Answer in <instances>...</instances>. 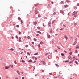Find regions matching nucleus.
Listing matches in <instances>:
<instances>
[{
	"label": "nucleus",
	"mask_w": 79,
	"mask_h": 79,
	"mask_svg": "<svg viewBox=\"0 0 79 79\" xmlns=\"http://www.w3.org/2000/svg\"><path fill=\"white\" fill-rule=\"evenodd\" d=\"M73 15H74V17H76L77 16V12H76V11H74L73 12Z\"/></svg>",
	"instance_id": "1"
},
{
	"label": "nucleus",
	"mask_w": 79,
	"mask_h": 79,
	"mask_svg": "<svg viewBox=\"0 0 79 79\" xmlns=\"http://www.w3.org/2000/svg\"><path fill=\"white\" fill-rule=\"evenodd\" d=\"M51 22H49L48 23V25L49 26H51Z\"/></svg>",
	"instance_id": "2"
},
{
	"label": "nucleus",
	"mask_w": 79,
	"mask_h": 79,
	"mask_svg": "<svg viewBox=\"0 0 79 79\" xmlns=\"http://www.w3.org/2000/svg\"><path fill=\"white\" fill-rule=\"evenodd\" d=\"M38 13V11H37V10H35V14L36 15H37V14Z\"/></svg>",
	"instance_id": "3"
},
{
	"label": "nucleus",
	"mask_w": 79,
	"mask_h": 79,
	"mask_svg": "<svg viewBox=\"0 0 79 79\" xmlns=\"http://www.w3.org/2000/svg\"><path fill=\"white\" fill-rule=\"evenodd\" d=\"M64 38L66 40H68V37L66 36V35L64 36Z\"/></svg>",
	"instance_id": "4"
},
{
	"label": "nucleus",
	"mask_w": 79,
	"mask_h": 79,
	"mask_svg": "<svg viewBox=\"0 0 79 79\" xmlns=\"http://www.w3.org/2000/svg\"><path fill=\"white\" fill-rule=\"evenodd\" d=\"M60 13H62L63 14V15H64V14L63 13H64V12H63V11L62 10H60Z\"/></svg>",
	"instance_id": "5"
},
{
	"label": "nucleus",
	"mask_w": 79,
	"mask_h": 79,
	"mask_svg": "<svg viewBox=\"0 0 79 79\" xmlns=\"http://www.w3.org/2000/svg\"><path fill=\"white\" fill-rule=\"evenodd\" d=\"M37 32V33H38L39 34H42V33H41V32H40V31H36Z\"/></svg>",
	"instance_id": "6"
},
{
	"label": "nucleus",
	"mask_w": 79,
	"mask_h": 79,
	"mask_svg": "<svg viewBox=\"0 0 79 79\" xmlns=\"http://www.w3.org/2000/svg\"><path fill=\"white\" fill-rule=\"evenodd\" d=\"M9 67L5 66V69H8V68H9Z\"/></svg>",
	"instance_id": "7"
},
{
	"label": "nucleus",
	"mask_w": 79,
	"mask_h": 79,
	"mask_svg": "<svg viewBox=\"0 0 79 79\" xmlns=\"http://www.w3.org/2000/svg\"><path fill=\"white\" fill-rule=\"evenodd\" d=\"M33 24H34V25H35L37 24V22H34L33 23Z\"/></svg>",
	"instance_id": "8"
},
{
	"label": "nucleus",
	"mask_w": 79,
	"mask_h": 79,
	"mask_svg": "<svg viewBox=\"0 0 79 79\" xmlns=\"http://www.w3.org/2000/svg\"><path fill=\"white\" fill-rule=\"evenodd\" d=\"M64 6V7H65V8H67V7H68V5H65Z\"/></svg>",
	"instance_id": "9"
},
{
	"label": "nucleus",
	"mask_w": 79,
	"mask_h": 79,
	"mask_svg": "<svg viewBox=\"0 0 79 79\" xmlns=\"http://www.w3.org/2000/svg\"><path fill=\"white\" fill-rule=\"evenodd\" d=\"M27 39H30L31 40V38L30 37V36H28L27 37Z\"/></svg>",
	"instance_id": "10"
},
{
	"label": "nucleus",
	"mask_w": 79,
	"mask_h": 79,
	"mask_svg": "<svg viewBox=\"0 0 79 79\" xmlns=\"http://www.w3.org/2000/svg\"><path fill=\"white\" fill-rule=\"evenodd\" d=\"M14 63L15 64H17V62H16V61L15 60L14 61Z\"/></svg>",
	"instance_id": "11"
},
{
	"label": "nucleus",
	"mask_w": 79,
	"mask_h": 79,
	"mask_svg": "<svg viewBox=\"0 0 79 79\" xmlns=\"http://www.w3.org/2000/svg\"><path fill=\"white\" fill-rule=\"evenodd\" d=\"M17 72L18 73L19 75H20V73H19V71H17Z\"/></svg>",
	"instance_id": "12"
},
{
	"label": "nucleus",
	"mask_w": 79,
	"mask_h": 79,
	"mask_svg": "<svg viewBox=\"0 0 79 79\" xmlns=\"http://www.w3.org/2000/svg\"><path fill=\"white\" fill-rule=\"evenodd\" d=\"M28 63H32V60H30L28 61Z\"/></svg>",
	"instance_id": "13"
},
{
	"label": "nucleus",
	"mask_w": 79,
	"mask_h": 79,
	"mask_svg": "<svg viewBox=\"0 0 79 79\" xmlns=\"http://www.w3.org/2000/svg\"><path fill=\"white\" fill-rule=\"evenodd\" d=\"M76 41H75L74 43L73 44V45H76Z\"/></svg>",
	"instance_id": "14"
},
{
	"label": "nucleus",
	"mask_w": 79,
	"mask_h": 79,
	"mask_svg": "<svg viewBox=\"0 0 79 79\" xmlns=\"http://www.w3.org/2000/svg\"><path fill=\"white\" fill-rule=\"evenodd\" d=\"M68 58H69V59H71V56H68Z\"/></svg>",
	"instance_id": "15"
},
{
	"label": "nucleus",
	"mask_w": 79,
	"mask_h": 79,
	"mask_svg": "<svg viewBox=\"0 0 79 79\" xmlns=\"http://www.w3.org/2000/svg\"><path fill=\"white\" fill-rule=\"evenodd\" d=\"M75 52L76 53H77V52H78L77 50H75Z\"/></svg>",
	"instance_id": "16"
},
{
	"label": "nucleus",
	"mask_w": 79,
	"mask_h": 79,
	"mask_svg": "<svg viewBox=\"0 0 79 79\" xmlns=\"http://www.w3.org/2000/svg\"><path fill=\"white\" fill-rule=\"evenodd\" d=\"M75 63H76V64H78V63L77 62V61H75Z\"/></svg>",
	"instance_id": "17"
},
{
	"label": "nucleus",
	"mask_w": 79,
	"mask_h": 79,
	"mask_svg": "<svg viewBox=\"0 0 79 79\" xmlns=\"http://www.w3.org/2000/svg\"><path fill=\"white\" fill-rule=\"evenodd\" d=\"M47 36L48 38H50V36L49 35H48Z\"/></svg>",
	"instance_id": "18"
},
{
	"label": "nucleus",
	"mask_w": 79,
	"mask_h": 79,
	"mask_svg": "<svg viewBox=\"0 0 79 79\" xmlns=\"http://www.w3.org/2000/svg\"><path fill=\"white\" fill-rule=\"evenodd\" d=\"M37 28L38 29H40V27H38Z\"/></svg>",
	"instance_id": "19"
},
{
	"label": "nucleus",
	"mask_w": 79,
	"mask_h": 79,
	"mask_svg": "<svg viewBox=\"0 0 79 79\" xmlns=\"http://www.w3.org/2000/svg\"><path fill=\"white\" fill-rule=\"evenodd\" d=\"M45 55L46 56H47V55H49V53H47L45 54Z\"/></svg>",
	"instance_id": "20"
},
{
	"label": "nucleus",
	"mask_w": 79,
	"mask_h": 79,
	"mask_svg": "<svg viewBox=\"0 0 79 79\" xmlns=\"http://www.w3.org/2000/svg\"><path fill=\"white\" fill-rule=\"evenodd\" d=\"M38 47L39 48H40V44H39L38 45Z\"/></svg>",
	"instance_id": "21"
},
{
	"label": "nucleus",
	"mask_w": 79,
	"mask_h": 79,
	"mask_svg": "<svg viewBox=\"0 0 79 79\" xmlns=\"http://www.w3.org/2000/svg\"><path fill=\"white\" fill-rule=\"evenodd\" d=\"M34 40L35 41H37V39L36 38H34Z\"/></svg>",
	"instance_id": "22"
},
{
	"label": "nucleus",
	"mask_w": 79,
	"mask_h": 79,
	"mask_svg": "<svg viewBox=\"0 0 79 79\" xmlns=\"http://www.w3.org/2000/svg\"><path fill=\"white\" fill-rule=\"evenodd\" d=\"M52 29H51L50 31V32L51 33H52Z\"/></svg>",
	"instance_id": "23"
},
{
	"label": "nucleus",
	"mask_w": 79,
	"mask_h": 79,
	"mask_svg": "<svg viewBox=\"0 0 79 79\" xmlns=\"http://www.w3.org/2000/svg\"><path fill=\"white\" fill-rule=\"evenodd\" d=\"M76 48L77 49V48H79V46H77L76 47Z\"/></svg>",
	"instance_id": "24"
},
{
	"label": "nucleus",
	"mask_w": 79,
	"mask_h": 79,
	"mask_svg": "<svg viewBox=\"0 0 79 79\" xmlns=\"http://www.w3.org/2000/svg\"><path fill=\"white\" fill-rule=\"evenodd\" d=\"M40 44H43V42H42V41H41V42H40Z\"/></svg>",
	"instance_id": "25"
},
{
	"label": "nucleus",
	"mask_w": 79,
	"mask_h": 79,
	"mask_svg": "<svg viewBox=\"0 0 79 79\" xmlns=\"http://www.w3.org/2000/svg\"><path fill=\"white\" fill-rule=\"evenodd\" d=\"M38 55V53H36L34 54V55Z\"/></svg>",
	"instance_id": "26"
},
{
	"label": "nucleus",
	"mask_w": 79,
	"mask_h": 79,
	"mask_svg": "<svg viewBox=\"0 0 79 79\" xmlns=\"http://www.w3.org/2000/svg\"><path fill=\"white\" fill-rule=\"evenodd\" d=\"M61 55H62V56H64V54L63 53H61Z\"/></svg>",
	"instance_id": "27"
},
{
	"label": "nucleus",
	"mask_w": 79,
	"mask_h": 79,
	"mask_svg": "<svg viewBox=\"0 0 79 79\" xmlns=\"http://www.w3.org/2000/svg\"><path fill=\"white\" fill-rule=\"evenodd\" d=\"M18 19L19 20H21V18H20V17H18Z\"/></svg>",
	"instance_id": "28"
},
{
	"label": "nucleus",
	"mask_w": 79,
	"mask_h": 79,
	"mask_svg": "<svg viewBox=\"0 0 79 79\" xmlns=\"http://www.w3.org/2000/svg\"><path fill=\"white\" fill-rule=\"evenodd\" d=\"M38 5H39V4H35V6H38Z\"/></svg>",
	"instance_id": "29"
},
{
	"label": "nucleus",
	"mask_w": 79,
	"mask_h": 79,
	"mask_svg": "<svg viewBox=\"0 0 79 79\" xmlns=\"http://www.w3.org/2000/svg\"><path fill=\"white\" fill-rule=\"evenodd\" d=\"M16 27H19V26L18 25H16Z\"/></svg>",
	"instance_id": "30"
},
{
	"label": "nucleus",
	"mask_w": 79,
	"mask_h": 79,
	"mask_svg": "<svg viewBox=\"0 0 79 79\" xmlns=\"http://www.w3.org/2000/svg\"><path fill=\"white\" fill-rule=\"evenodd\" d=\"M10 67H11V68H13V65H11Z\"/></svg>",
	"instance_id": "31"
},
{
	"label": "nucleus",
	"mask_w": 79,
	"mask_h": 79,
	"mask_svg": "<svg viewBox=\"0 0 79 79\" xmlns=\"http://www.w3.org/2000/svg\"><path fill=\"white\" fill-rule=\"evenodd\" d=\"M57 48H58L59 50H60V48H59V47H58V46H57Z\"/></svg>",
	"instance_id": "32"
},
{
	"label": "nucleus",
	"mask_w": 79,
	"mask_h": 79,
	"mask_svg": "<svg viewBox=\"0 0 79 79\" xmlns=\"http://www.w3.org/2000/svg\"><path fill=\"white\" fill-rule=\"evenodd\" d=\"M77 6H79V3H77Z\"/></svg>",
	"instance_id": "33"
},
{
	"label": "nucleus",
	"mask_w": 79,
	"mask_h": 79,
	"mask_svg": "<svg viewBox=\"0 0 79 79\" xmlns=\"http://www.w3.org/2000/svg\"><path fill=\"white\" fill-rule=\"evenodd\" d=\"M50 75H52L53 74H52V73H49Z\"/></svg>",
	"instance_id": "34"
},
{
	"label": "nucleus",
	"mask_w": 79,
	"mask_h": 79,
	"mask_svg": "<svg viewBox=\"0 0 79 79\" xmlns=\"http://www.w3.org/2000/svg\"><path fill=\"white\" fill-rule=\"evenodd\" d=\"M63 26H64V27H66V26L64 25H63Z\"/></svg>",
	"instance_id": "35"
},
{
	"label": "nucleus",
	"mask_w": 79,
	"mask_h": 79,
	"mask_svg": "<svg viewBox=\"0 0 79 79\" xmlns=\"http://www.w3.org/2000/svg\"><path fill=\"white\" fill-rule=\"evenodd\" d=\"M65 62L66 63L67 62H69V60H66L65 61Z\"/></svg>",
	"instance_id": "36"
},
{
	"label": "nucleus",
	"mask_w": 79,
	"mask_h": 79,
	"mask_svg": "<svg viewBox=\"0 0 79 79\" xmlns=\"http://www.w3.org/2000/svg\"><path fill=\"white\" fill-rule=\"evenodd\" d=\"M22 63H24L25 61H24V60H22Z\"/></svg>",
	"instance_id": "37"
},
{
	"label": "nucleus",
	"mask_w": 79,
	"mask_h": 79,
	"mask_svg": "<svg viewBox=\"0 0 79 79\" xmlns=\"http://www.w3.org/2000/svg\"><path fill=\"white\" fill-rule=\"evenodd\" d=\"M10 50H12V51H13V50H14V49H13V48H11Z\"/></svg>",
	"instance_id": "38"
},
{
	"label": "nucleus",
	"mask_w": 79,
	"mask_h": 79,
	"mask_svg": "<svg viewBox=\"0 0 79 79\" xmlns=\"http://www.w3.org/2000/svg\"><path fill=\"white\" fill-rule=\"evenodd\" d=\"M38 16L39 17V18H40V16H41L40 15H39Z\"/></svg>",
	"instance_id": "39"
},
{
	"label": "nucleus",
	"mask_w": 79,
	"mask_h": 79,
	"mask_svg": "<svg viewBox=\"0 0 79 79\" xmlns=\"http://www.w3.org/2000/svg\"><path fill=\"white\" fill-rule=\"evenodd\" d=\"M63 1H61V4H62V3H63Z\"/></svg>",
	"instance_id": "40"
},
{
	"label": "nucleus",
	"mask_w": 79,
	"mask_h": 79,
	"mask_svg": "<svg viewBox=\"0 0 79 79\" xmlns=\"http://www.w3.org/2000/svg\"><path fill=\"white\" fill-rule=\"evenodd\" d=\"M64 52L65 53H67V52L66 51H64Z\"/></svg>",
	"instance_id": "41"
},
{
	"label": "nucleus",
	"mask_w": 79,
	"mask_h": 79,
	"mask_svg": "<svg viewBox=\"0 0 79 79\" xmlns=\"http://www.w3.org/2000/svg\"><path fill=\"white\" fill-rule=\"evenodd\" d=\"M69 54H70V55H72V52H70Z\"/></svg>",
	"instance_id": "42"
},
{
	"label": "nucleus",
	"mask_w": 79,
	"mask_h": 79,
	"mask_svg": "<svg viewBox=\"0 0 79 79\" xmlns=\"http://www.w3.org/2000/svg\"><path fill=\"white\" fill-rule=\"evenodd\" d=\"M56 14V12H54L53 13V14L54 15H55Z\"/></svg>",
	"instance_id": "43"
},
{
	"label": "nucleus",
	"mask_w": 79,
	"mask_h": 79,
	"mask_svg": "<svg viewBox=\"0 0 79 79\" xmlns=\"http://www.w3.org/2000/svg\"><path fill=\"white\" fill-rule=\"evenodd\" d=\"M19 34H21V32H20L19 33Z\"/></svg>",
	"instance_id": "44"
},
{
	"label": "nucleus",
	"mask_w": 79,
	"mask_h": 79,
	"mask_svg": "<svg viewBox=\"0 0 79 79\" xmlns=\"http://www.w3.org/2000/svg\"><path fill=\"white\" fill-rule=\"evenodd\" d=\"M26 47H28V45H26L25 46Z\"/></svg>",
	"instance_id": "45"
},
{
	"label": "nucleus",
	"mask_w": 79,
	"mask_h": 79,
	"mask_svg": "<svg viewBox=\"0 0 79 79\" xmlns=\"http://www.w3.org/2000/svg\"><path fill=\"white\" fill-rule=\"evenodd\" d=\"M56 66H57L58 67H59V65H58L57 64H56Z\"/></svg>",
	"instance_id": "46"
},
{
	"label": "nucleus",
	"mask_w": 79,
	"mask_h": 79,
	"mask_svg": "<svg viewBox=\"0 0 79 79\" xmlns=\"http://www.w3.org/2000/svg\"><path fill=\"white\" fill-rule=\"evenodd\" d=\"M39 35V34H37L36 35V36H38V35Z\"/></svg>",
	"instance_id": "47"
},
{
	"label": "nucleus",
	"mask_w": 79,
	"mask_h": 79,
	"mask_svg": "<svg viewBox=\"0 0 79 79\" xmlns=\"http://www.w3.org/2000/svg\"><path fill=\"white\" fill-rule=\"evenodd\" d=\"M37 59V57L35 58V60H36Z\"/></svg>",
	"instance_id": "48"
},
{
	"label": "nucleus",
	"mask_w": 79,
	"mask_h": 79,
	"mask_svg": "<svg viewBox=\"0 0 79 79\" xmlns=\"http://www.w3.org/2000/svg\"><path fill=\"white\" fill-rule=\"evenodd\" d=\"M19 40H21V38L20 37H19Z\"/></svg>",
	"instance_id": "49"
},
{
	"label": "nucleus",
	"mask_w": 79,
	"mask_h": 79,
	"mask_svg": "<svg viewBox=\"0 0 79 79\" xmlns=\"http://www.w3.org/2000/svg\"><path fill=\"white\" fill-rule=\"evenodd\" d=\"M74 25H75V26H76V25H77V24H76V23H75Z\"/></svg>",
	"instance_id": "50"
},
{
	"label": "nucleus",
	"mask_w": 79,
	"mask_h": 79,
	"mask_svg": "<svg viewBox=\"0 0 79 79\" xmlns=\"http://www.w3.org/2000/svg\"><path fill=\"white\" fill-rule=\"evenodd\" d=\"M69 51H71V49L69 48Z\"/></svg>",
	"instance_id": "51"
},
{
	"label": "nucleus",
	"mask_w": 79,
	"mask_h": 79,
	"mask_svg": "<svg viewBox=\"0 0 79 79\" xmlns=\"http://www.w3.org/2000/svg\"><path fill=\"white\" fill-rule=\"evenodd\" d=\"M51 3H52V4H53V2H51Z\"/></svg>",
	"instance_id": "52"
},
{
	"label": "nucleus",
	"mask_w": 79,
	"mask_h": 79,
	"mask_svg": "<svg viewBox=\"0 0 79 79\" xmlns=\"http://www.w3.org/2000/svg\"><path fill=\"white\" fill-rule=\"evenodd\" d=\"M21 23H23V20H21Z\"/></svg>",
	"instance_id": "53"
},
{
	"label": "nucleus",
	"mask_w": 79,
	"mask_h": 79,
	"mask_svg": "<svg viewBox=\"0 0 79 79\" xmlns=\"http://www.w3.org/2000/svg\"><path fill=\"white\" fill-rule=\"evenodd\" d=\"M27 54H28V55H30V54L28 52L27 53Z\"/></svg>",
	"instance_id": "54"
},
{
	"label": "nucleus",
	"mask_w": 79,
	"mask_h": 79,
	"mask_svg": "<svg viewBox=\"0 0 79 79\" xmlns=\"http://www.w3.org/2000/svg\"><path fill=\"white\" fill-rule=\"evenodd\" d=\"M43 64H45V62H43Z\"/></svg>",
	"instance_id": "55"
},
{
	"label": "nucleus",
	"mask_w": 79,
	"mask_h": 79,
	"mask_svg": "<svg viewBox=\"0 0 79 79\" xmlns=\"http://www.w3.org/2000/svg\"><path fill=\"white\" fill-rule=\"evenodd\" d=\"M42 72L43 73H44V70H42Z\"/></svg>",
	"instance_id": "56"
},
{
	"label": "nucleus",
	"mask_w": 79,
	"mask_h": 79,
	"mask_svg": "<svg viewBox=\"0 0 79 79\" xmlns=\"http://www.w3.org/2000/svg\"><path fill=\"white\" fill-rule=\"evenodd\" d=\"M54 77V78H57V77Z\"/></svg>",
	"instance_id": "57"
},
{
	"label": "nucleus",
	"mask_w": 79,
	"mask_h": 79,
	"mask_svg": "<svg viewBox=\"0 0 79 79\" xmlns=\"http://www.w3.org/2000/svg\"><path fill=\"white\" fill-rule=\"evenodd\" d=\"M35 62H36V61L35 60V61H34V62H33V63H35Z\"/></svg>",
	"instance_id": "58"
},
{
	"label": "nucleus",
	"mask_w": 79,
	"mask_h": 79,
	"mask_svg": "<svg viewBox=\"0 0 79 79\" xmlns=\"http://www.w3.org/2000/svg\"><path fill=\"white\" fill-rule=\"evenodd\" d=\"M55 52H57V50L56 49V50H55Z\"/></svg>",
	"instance_id": "59"
},
{
	"label": "nucleus",
	"mask_w": 79,
	"mask_h": 79,
	"mask_svg": "<svg viewBox=\"0 0 79 79\" xmlns=\"http://www.w3.org/2000/svg\"><path fill=\"white\" fill-rule=\"evenodd\" d=\"M22 79H24V77H22Z\"/></svg>",
	"instance_id": "60"
},
{
	"label": "nucleus",
	"mask_w": 79,
	"mask_h": 79,
	"mask_svg": "<svg viewBox=\"0 0 79 79\" xmlns=\"http://www.w3.org/2000/svg\"><path fill=\"white\" fill-rule=\"evenodd\" d=\"M32 44H34V42H32Z\"/></svg>",
	"instance_id": "61"
},
{
	"label": "nucleus",
	"mask_w": 79,
	"mask_h": 79,
	"mask_svg": "<svg viewBox=\"0 0 79 79\" xmlns=\"http://www.w3.org/2000/svg\"><path fill=\"white\" fill-rule=\"evenodd\" d=\"M15 37H16V39H18V36H16Z\"/></svg>",
	"instance_id": "62"
},
{
	"label": "nucleus",
	"mask_w": 79,
	"mask_h": 79,
	"mask_svg": "<svg viewBox=\"0 0 79 79\" xmlns=\"http://www.w3.org/2000/svg\"><path fill=\"white\" fill-rule=\"evenodd\" d=\"M32 58L33 59H34V58H35V57H34V56H33V57H32Z\"/></svg>",
	"instance_id": "63"
},
{
	"label": "nucleus",
	"mask_w": 79,
	"mask_h": 79,
	"mask_svg": "<svg viewBox=\"0 0 79 79\" xmlns=\"http://www.w3.org/2000/svg\"><path fill=\"white\" fill-rule=\"evenodd\" d=\"M19 42H21V40H19Z\"/></svg>",
	"instance_id": "64"
}]
</instances>
